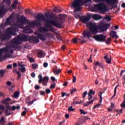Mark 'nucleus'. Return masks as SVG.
I'll return each mask as SVG.
<instances>
[{"label": "nucleus", "mask_w": 125, "mask_h": 125, "mask_svg": "<svg viewBox=\"0 0 125 125\" xmlns=\"http://www.w3.org/2000/svg\"><path fill=\"white\" fill-rule=\"evenodd\" d=\"M45 17L42 14V13H39L37 15L36 17L37 20L32 21L31 24L32 25L40 26L41 25V21L40 20L45 22L46 26H42L40 28V31L43 32H47L48 31H52L54 32L55 31V28L53 27L52 24L57 27H62V22L60 21H54L56 19L55 17V14L53 13H51V14H48L47 13H45Z\"/></svg>", "instance_id": "obj_1"}, {"label": "nucleus", "mask_w": 125, "mask_h": 125, "mask_svg": "<svg viewBox=\"0 0 125 125\" xmlns=\"http://www.w3.org/2000/svg\"><path fill=\"white\" fill-rule=\"evenodd\" d=\"M87 27H89L90 31L91 33H97L98 32V28L101 31H104L109 28L110 26V23H104L101 22L99 25H95L93 22H88L86 23Z\"/></svg>", "instance_id": "obj_2"}, {"label": "nucleus", "mask_w": 125, "mask_h": 125, "mask_svg": "<svg viewBox=\"0 0 125 125\" xmlns=\"http://www.w3.org/2000/svg\"><path fill=\"white\" fill-rule=\"evenodd\" d=\"M14 28L11 27L7 28L4 34H2L1 30L0 29V39L1 42L10 40L11 39V36L16 35V22L14 23Z\"/></svg>", "instance_id": "obj_3"}, {"label": "nucleus", "mask_w": 125, "mask_h": 125, "mask_svg": "<svg viewBox=\"0 0 125 125\" xmlns=\"http://www.w3.org/2000/svg\"><path fill=\"white\" fill-rule=\"evenodd\" d=\"M8 44V46L0 49V55H1V57H2V54L3 53L7 54L9 53L12 54L13 53V50L11 49V48H14V50H16V37L13 39Z\"/></svg>", "instance_id": "obj_4"}, {"label": "nucleus", "mask_w": 125, "mask_h": 125, "mask_svg": "<svg viewBox=\"0 0 125 125\" xmlns=\"http://www.w3.org/2000/svg\"><path fill=\"white\" fill-rule=\"evenodd\" d=\"M18 7V10H19V13H17V19H19L20 21L21 22H27L28 21V20H27V18L23 15L21 16V13L22 12V9H23L22 7H21V2L19 0H17V9Z\"/></svg>", "instance_id": "obj_5"}, {"label": "nucleus", "mask_w": 125, "mask_h": 125, "mask_svg": "<svg viewBox=\"0 0 125 125\" xmlns=\"http://www.w3.org/2000/svg\"><path fill=\"white\" fill-rule=\"evenodd\" d=\"M83 0H74V1L72 3V7L74 8L75 12H78L81 11L82 6L83 5L84 3L87 2V1H83Z\"/></svg>", "instance_id": "obj_6"}, {"label": "nucleus", "mask_w": 125, "mask_h": 125, "mask_svg": "<svg viewBox=\"0 0 125 125\" xmlns=\"http://www.w3.org/2000/svg\"><path fill=\"white\" fill-rule=\"evenodd\" d=\"M94 8L98 10L100 13L104 14L105 12H107V7L104 3H99L94 5Z\"/></svg>", "instance_id": "obj_7"}, {"label": "nucleus", "mask_w": 125, "mask_h": 125, "mask_svg": "<svg viewBox=\"0 0 125 125\" xmlns=\"http://www.w3.org/2000/svg\"><path fill=\"white\" fill-rule=\"evenodd\" d=\"M19 71H17V75H18L17 79L19 80L21 77L22 75L21 72H24L26 71V68L25 67V65L23 64L22 62H19ZM20 71L21 72H20Z\"/></svg>", "instance_id": "obj_8"}, {"label": "nucleus", "mask_w": 125, "mask_h": 125, "mask_svg": "<svg viewBox=\"0 0 125 125\" xmlns=\"http://www.w3.org/2000/svg\"><path fill=\"white\" fill-rule=\"evenodd\" d=\"M6 2V5L8 7L9 10H12L16 7V0H14V3L11 5V0H3L2 3Z\"/></svg>", "instance_id": "obj_9"}, {"label": "nucleus", "mask_w": 125, "mask_h": 125, "mask_svg": "<svg viewBox=\"0 0 125 125\" xmlns=\"http://www.w3.org/2000/svg\"><path fill=\"white\" fill-rule=\"evenodd\" d=\"M93 39L97 42H104L106 41V36L104 34H98L97 35H94Z\"/></svg>", "instance_id": "obj_10"}, {"label": "nucleus", "mask_w": 125, "mask_h": 125, "mask_svg": "<svg viewBox=\"0 0 125 125\" xmlns=\"http://www.w3.org/2000/svg\"><path fill=\"white\" fill-rule=\"evenodd\" d=\"M35 35H37V37L39 38L41 41L42 42H45L46 41L47 37H50V34L49 33H45V34H42V33H39V31H35Z\"/></svg>", "instance_id": "obj_11"}, {"label": "nucleus", "mask_w": 125, "mask_h": 125, "mask_svg": "<svg viewBox=\"0 0 125 125\" xmlns=\"http://www.w3.org/2000/svg\"><path fill=\"white\" fill-rule=\"evenodd\" d=\"M39 83H42L43 85H47L48 81L49 80V77H48V76H45L42 79V75H39Z\"/></svg>", "instance_id": "obj_12"}, {"label": "nucleus", "mask_w": 125, "mask_h": 125, "mask_svg": "<svg viewBox=\"0 0 125 125\" xmlns=\"http://www.w3.org/2000/svg\"><path fill=\"white\" fill-rule=\"evenodd\" d=\"M91 15L89 14L88 16H82L80 17V20L83 23H86L91 19Z\"/></svg>", "instance_id": "obj_13"}, {"label": "nucleus", "mask_w": 125, "mask_h": 125, "mask_svg": "<svg viewBox=\"0 0 125 125\" xmlns=\"http://www.w3.org/2000/svg\"><path fill=\"white\" fill-rule=\"evenodd\" d=\"M20 40L21 43V42H27L29 40V37L26 34H20Z\"/></svg>", "instance_id": "obj_14"}, {"label": "nucleus", "mask_w": 125, "mask_h": 125, "mask_svg": "<svg viewBox=\"0 0 125 125\" xmlns=\"http://www.w3.org/2000/svg\"><path fill=\"white\" fill-rule=\"evenodd\" d=\"M95 92L93 91V90H92V89H90L89 93H88V102H91L92 100L93 96L92 95H95Z\"/></svg>", "instance_id": "obj_15"}, {"label": "nucleus", "mask_w": 125, "mask_h": 125, "mask_svg": "<svg viewBox=\"0 0 125 125\" xmlns=\"http://www.w3.org/2000/svg\"><path fill=\"white\" fill-rule=\"evenodd\" d=\"M91 32L90 30H86L83 32V37L85 39L86 37L89 38V40H90L89 38H91L92 35H91Z\"/></svg>", "instance_id": "obj_16"}, {"label": "nucleus", "mask_w": 125, "mask_h": 125, "mask_svg": "<svg viewBox=\"0 0 125 125\" xmlns=\"http://www.w3.org/2000/svg\"><path fill=\"white\" fill-rule=\"evenodd\" d=\"M30 41L34 42V43H39L40 42L39 37L37 36H31L30 38Z\"/></svg>", "instance_id": "obj_17"}, {"label": "nucleus", "mask_w": 125, "mask_h": 125, "mask_svg": "<svg viewBox=\"0 0 125 125\" xmlns=\"http://www.w3.org/2000/svg\"><path fill=\"white\" fill-rule=\"evenodd\" d=\"M21 42L20 40V34L18 35V37H17V50H20L21 48V46L19 45V44H21Z\"/></svg>", "instance_id": "obj_18"}, {"label": "nucleus", "mask_w": 125, "mask_h": 125, "mask_svg": "<svg viewBox=\"0 0 125 125\" xmlns=\"http://www.w3.org/2000/svg\"><path fill=\"white\" fill-rule=\"evenodd\" d=\"M97 2L101 1H105L107 4L109 5H114L117 2V0H95Z\"/></svg>", "instance_id": "obj_19"}, {"label": "nucleus", "mask_w": 125, "mask_h": 125, "mask_svg": "<svg viewBox=\"0 0 125 125\" xmlns=\"http://www.w3.org/2000/svg\"><path fill=\"white\" fill-rule=\"evenodd\" d=\"M7 10L6 8H4V5L1 6L0 8V15L1 16H3L5 13H6V12Z\"/></svg>", "instance_id": "obj_20"}, {"label": "nucleus", "mask_w": 125, "mask_h": 125, "mask_svg": "<svg viewBox=\"0 0 125 125\" xmlns=\"http://www.w3.org/2000/svg\"><path fill=\"white\" fill-rule=\"evenodd\" d=\"M14 17L12 15H10L6 20L5 25H11V19H13Z\"/></svg>", "instance_id": "obj_21"}, {"label": "nucleus", "mask_w": 125, "mask_h": 125, "mask_svg": "<svg viewBox=\"0 0 125 125\" xmlns=\"http://www.w3.org/2000/svg\"><path fill=\"white\" fill-rule=\"evenodd\" d=\"M53 12H55V13H61L62 11V8H61V7H55L54 9H53Z\"/></svg>", "instance_id": "obj_22"}, {"label": "nucleus", "mask_w": 125, "mask_h": 125, "mask_svg": "<svg viewBox=\"0 0 125 125\" xmlns=\"http://www.w3.org/2000/svg\"><path fill=\"white\" fill-rule=\"evenodd\" d=\"M97 98H94L93 100H91V102H87L86 104H84V106H89L90 104H93L94 102H95V100H97Z\"/></svg>", "instance_id": "obj_23"}, {"label": "nucleus", "mask_w": 125, "mask_h": 125, "mask_svg": "<svg viewBox=\"0 0 125 125\" xmlns=\"http://www.w3.org/2000/svg\"><path fill=\"white\" fill-rule=\"evenodd\" d=\"M62 70L61 69H58L57 67H55L53 69V72L55 75H59L61 73Z\"/></svg>", "instance_id": "obj_24"}, {"label": "nucleus", "mask_w": 125, "mask_h": 125, "mask_svg": "<svg viewBox=\"0 0 125 125\" xmlns=\"http://www.w3.org/2000/svg\"><path fill=\"white\" fill-rule=\"evenodd\" d=\"M104 59L106 60V62L108 63V64H110L111 63V56H110V59H109L107 55H105V56H104Z\"/></svg>", "instance_id": "obj_25"}, {"label": "nucleus", "mask_w": 125, "mask_h": 125, "mask_svg": "<svg viewBox=\"0 0 125 125\" xmlns=\"http://www.w3.org/2000/svg\"><path fill=\"white\" fill-rule=\"evenodd\" d=\"M38 56H39V58H42L43 57H44L45 53L44 51H41L38 52Z\"/></svg>", "instance_id": "obj_26"}, {"label": "nucleus", "mask_w": 125, "mask_h": 125, "mask_svg": "<svg viewBox=\"0 0 125 125\" xmlns=\"http://www.w3.org/2000/svg\"><path fill=\"white\" fill-rule=\"evenodd\" d=\"M11 99L9 98H8L7 99H5L4 100L1 101V103L3 104H5V105H9V103H7L8 101H10Z\"/></svg>", "instance_id": "obj_27"}, {"label": "nucleus", "mask_w": 125, "mask_h": 125, "mask_svg": "<svg viewBox=\"0 0 125 125\" xmlns=\"http://www.w3.org/2000/svg\"><path fill=\"white\" fill-rule=\"evenodd\" d=\"M30 97H27V98H26V104H27L28 105H30L31 104H33V102H30Z\"/></svg>", "instance_id": "obj_28"}, {"label": "nucleus", "mask_w": 125, "mask_h": 125, "mask_svg": "<svg viewBox=\"0 0 125 125\" xmlns=\"http://www.w3.org/2000/svg\"><path fill=\"white\" fill-rule=\"evenodd\" d=\"M94 19H95V20H101L103 19V17L102 16H100V15H95V16H94Z\"/></svg>", "instance_id": "obj_29"}, {"label": "nucleus", "mask_w": 125, "mask_h": 125, "mask_svg": "<svg viewBox=\"0 0 125 125\" xmlns=\"http://www.w3.org/2000/svg\"><path fill=\"white\" fill-rule=\"evenodd\" d=\"M116 32L114 30H112V31H111L110 33V35L111 36L112 38H115V37H116Z\"/></svg>", "instance_id": "obj_30"}, {"label": "nucleus", "mask_w": 125, "mask_h": 125, "mask_svg": "<svg viewBox=\"0 0 125 125\" xmlns=\"http://www.w3.org/2000/svg\"><path fill=\"white\" fill-rule=\"evenodd\" d=\"M5 123V121L4 120V117L2 116L1 117L0 120V124H1L2 125H4Z\"/></svg>", "instance_id": "obj_31"}, {"label": "nucleus", "mask_w": 125, "mask_h": 125, "mask_svg": "<svg viewBox=\"0 0 125 125\" xmlns=\"http://www.w3.org/2000/svg\"><path fill=\"white\" fill-rule=\"evenodd\" d=\"M4 76V70L2 69L0 70V78H3Z\"/></svg>", "instance_id": "obj_32"}, {"label": "nucleus", "mask_w": 125, "mask_h": 125, "mask_svg": "<svg viewBox=\"0 0 125 125\" xmlns=\"http://www.w3.org/2000/svg\"><path fill=\"white\" fill-rule=\"evenodd\" d=\"M27 111V107H24V110L22 112L21 116H25L26 115V113Z\"/></svg>", "instance_id": "obj_33"}, {"label": "nucleus", "mask_w": 125, "mask_h": 125, "mask_svg": "<svg viewBox=\"0 0 125 125\" xmlns=\"http://www.w3.org/2000/svg\"><path fill=\"white\" fill-rule=\"evenodd\" d=\"M83 101H80V102L73 101V103H72V104H83Z\"/></svg>", "instance_id": "obj_34"}, {"label": "nucleus", "mask_w": 125, "mask_h": 125, "mask_svg": "<svg viewBox=\"0 0 125 125\" xmlns=\"http://www.w3.org/2000/svg\"><path fill=\"white\" fill-rule=\"evenodd\" d=\"M111 40V37H108L107 38V41L105 40V43H106V44H110Z\"/></svg>", "instance_id": "obj_35"}, {"label": "nucleus", "mask_w": 125, "mask_h": 125, "mask_svg": "<svg viewBox=\"0 0 125 125\" xmlns=\"http://www.w3.org/2000/svg\"><path fill=\"white\" fill-rule=\"evenodd\" d=\"M118 86H119V84H117V85L116 86V87L114 89V95H113L112 98H114V97H115V96L116 95V93H117V87H118Z\"/></svg>", "instance_id": "obj_36"}, {"label": "nucleus", "mask_w": 125, "mask_h": 125, "mask_svg": "<svg viewBox=\"0 0 125 125\" xmlns=\"http://www.w3.org/2000/svg\"><path fill=\"white\" fill-rule=\"evenodd\" d=\"M103 93L102 92H100V100L99 101V103L101 104L103 102V97H102Z\"/></svg>", "instance_id": "obj_37"}, {"label": "nucleus", "mask_w": 125, "mask_h": 125, "mask_svg": "<svg viewBox=\"0 0 125 125\" xmlns=\"http://www.w3.org/2000/svg\"><path fill=\"white\" fill-rule=\"evenodd\" d=\"M94 66H95L94 69H96V68H97L96 66H100V62H99L98 61H97L94 64Z\"/></svg>", "instance_id": "obj_38"}, {"label": "nucleus", "mask_w": 125, "mask_h": 125, "mask_svg": "<svg viewBox=\"0 0 125 125\" xmlns=\"http://www.w3.org/2000/svg\"><path fill=\"white\" fill-rule=\"evenodd\" d=\"M75 108H73V106H69L68 107V111H75Z\"/></svg>", "instance_id": "obj_39"}, {"label": "nucleus", "mask_w": 125, "mask_h": 125, "mask_svg": "<svg viewBox=\"0 0 125 125\" xmlns=\"http://www.w3.org/2000/svg\"><path fill=\"white\" fill-rule=\"evenodd\" d=\"M80 110L81 113H82V114H87V113H88V112H87L86 111H84V110H83V109H80Z\"/></svg>", "instance_id": "obj_40"}, {"label": "nucleus", "mask_w": 125, "mask_h": 125, "mask_svg": "<svg viewBox=\"0 0 125 125\" xmlns=\"http://www.w3.org/2000/svg\"><path fill=\"white\" fill-rule=\"evenodd\" d=\"M87 94V91H85L83 93V94H82V98H83V99H84V98H85V97H86Z\"/></svg>", "instance_id": "obj_41"}, {"label": "nucleus", "mask_w": 125, "mask_h": 125, "mask_svg": "<svg viewBox=\"0 0 125 125\" xmlns=\"http://www.w3.org/2000/svg\"><path fill=\"white\" fill-rule=\"evenodd\" d=\"M5 114L6 115V116H9L10 115H11V113H10V112L8 111V110L6 109L5 112Z\"/></svg>", "instance_id": "obj_42"}, {"label": "nucleus", "mask_w": 125, "mask_h": 125, "mask_svg": "<svg viewBox=\"0 0 125 125\" xmlns=\"http://www.w3.org/2000/svg\"><path fill=\"white\" fill-rule=\"evenodd\" d=\"M56 85V83H51L50 87V88H55Z\"/></svg>", "instance_id": "obj_43"}, {"label": "nucleus", "mask_w": 125, "mask_h": 125, "mask_svg": "<svg viewBox=\"0 0 125 125\" xmlns=\"http://www.w3.org/2000/svg\"><path fill=\"white\" fill-rule=\"evenodd\" d=\"M121 106H122V107H124V108H125V99L124 101L123 102V103L121 104Z\"/></svg>", "instance_id": "obj_44"}, {"label": "nucleus", "mask_w": 125, "mask_h": 125, "mask_svg": "<svg viewBox=\"0 0 125 125\" xmlns=\"http://www.w3.org/2000/svg\"><path fill=\"white\" fill-rule=\"evenodd\" d=\"M37 66H38V64L34 63L32 64V67L33 69H36Z\"/></svg>", "instance_id": "obj_45"}, {"label": "nucleus", "mask_w": 125, "mask_h": 125, "mask_svg": "<svg viewBox=\"0 0 125 125\" xmlns=\"http://www.w3.org/2000/svg\"><path fill=\"white\" fill-rule=\"evenodd\" d=\"M45 92L46 93V94H50L51 92V90H50V89H46Z\"/></svg>", "instance_id": "obj_46"}, {"label": "nucleus", "mask_w": 125, "mask_h": 125, "mask_svg": "<svg viewBox=\"0 0 125 125\" xmlns=\"http://www.w3.org/2000/svg\"><path fill=\"white\" fill-rule=\"evenodd\" d=\"M6 107L7 110H9L10 111H11V106H9V105L6 104Z\"/></svg>", "instance_id": "obj_47"}, {"label": "nucleus", "mask_w": 125, "mask_h": 125, "mask_svg": "<svg viewBox=\"0 0 125 125\" xmlns=\"http://www.w3.org/2000/svg\"><path fill=\"white\" fill-rule=\"evenodd\" d=\"M12 84V83L10 81H7L6 82V85H8V86H10Z\"/></svg>", "instance_id": "obj_48"}, {"label": "nucleus", "mask_w": 125, "mask_h": 125, "mask_svg": "<svg viewBox=\"0 0 125 125\" xmlns=\"http://www.w3.org/2000/svg\"><path fill=\"white\" fill-rule=\"evenodd\" d=\"M99 67L100 68H102L103 70H104V66L103 64V63H99Z\"/></svg>", "instance_id": "obj_49"}, {"label": "nucleus", "mask_w": 125, "mask_h": 125, "mask_svg": "<svg viewBox=\"0 0 125 125\" xmlns=\"http://www.w3.org/2000/svg\"><path fill=\"white\" fill-rule=\"evenodd\" d=\"M72 42L74 43H77V42H78V38H73Z\"/></svg>", "instance_id": "obj_50"}, {"label": "nucleus", "mask_w": 125, "mask_h": 125, "mask_svg": "<svg viewBox=\"0 0 125 125\" xmlns=\"http://www.w3.org/2000/svg\"><path fill=\"white\" fill-rule=\"evenodd\" d=\"M105 19H106V20H107L108 21H110L111 20L110 17L109 16H108V15H106V16H105Z\"/></svg>", "instance_id": "obj_51"}, {"label": "nucleus", "mask_w": 125, "mask_h": 125, "mask_svg": "<svg viewBox=\"0 0 125 125\" xmlns=\"http://www.w3.org/2000/svg\"><path fill=\"white\" fill-rule=\"evenodd\" d=\"M76 89H72V90H70V94H74L75 92H76Z\"/></svg>", "instance_id": "obj_52"}, {"label": "nucleus", "mask_w": 125, "mask_h": 125, "mask_svg": "<svg viewBox=\"0 0 125 125\" xmlns=\"http://www.w3.org/2000/svg\"><path fill=\"white\" fill-rule=\"evenodd\" d=\"M16 110V106L15 105H13L11 107V111H15Z\"/></svg>", "instance_id": "obj_53"}, {"label": "nucleus", "mask_w": 125, "mask_h": 125, "mask_svg": "<svg viewBox=\"0 0 125 125\" xmlns=\"http://www.w3.org/2000/svg\"><path fill=\"white\" fill-rule=\"evenodd\" d=\"M45 94V93L44 91H40V95L41 96H44Z\"/></svg>", "instance_id": "obj_54"}, {"label": "nucleus", "mask_w": 125, "mask_h": 125, "mask_svg": "<svg viewBox=\"0 0 125 125\" xmlns=\"http://www.w3.org/2000/svg\"><path fill=\"white\" fill-rule=\"evenodd\" d=\"M81 43H86L87 42V41L86 40H82L80 41Z\"/></svg>", "instance_id": "obj_55"}, {"label": "nucleus", "mask_w": 125, "mask_h": 125, "mask_svg": "<svg viewBox=\"0 0 125 125\" xmlns=\"http://www.w3.org/2000/svg\"><path fill=\"white\" fill-rule=\"evenodd\" d=\"M5 109L4 106H3V105L0 104V110H2V111H4Z\"/></svg>", "instance_id": "obj_56"}, {"label": "nucleus", "mask_w": 125, "mask_h": 125, "mask_svg": "<svg viewBox=\"0 0 125 125\" xmlns=\"http://www.w3.org/2000/svg\"><path fill=\"white\" fill-rule=\"evenodd\" d=\"M76 81H77V78H76V76H73V83H75V82H76Z\"/></svg>", "instance_id": "obj_57"}, {"label": "nucleus", "mask_w": 125, "mask_h": 125, "mask_svg": "<svg viewBox=\"0 0 125 125\" xmlns=\"http://www.w3.org/2000/svg\"><path fill=\"white\" fill-rule=\"evenodd\" d=\"M116 111L117 112V113L118 114H121V113H122V112H123V109H120V110H116Z\"/></svg>", "instance_id": "obj_58"}, {"label": "nucleus", "mask_w": 125, "mask_h": 125, "mask_svg": "<svg viewBox=\"0 0 125 125\" xmlns=\"http://www.w3.org/2000/svg\"><path fill=\"white\" fill-rule=\"evenodd\" d=\"M40 86H39L38 84H36V85L35 86V89H40Z\"/></svg>", "instance_id": "obj_59"}, {"label": "nucleus", "mask_w": 125, "mask_h": 125, "mask_svg": "<svg viewBox=\"0 0 125 125\" xmlns=\"http://www.w3.org/2000/svg\"><path fill=\"white\" fill-rule=\"evenodd\" d=\"M48 64L47 62H45L43 64V65L44 66V67H47L48 66Z\"/></svg>", "instance_id": "obj_60"}, {"label": "nucleus", "mask_w": 125, "mask_h": 125, "mask_svg": "<svg viewBox=\"0 0 125 125\" xmlns=\"http://www.w3.org/2000/svg\"><path fill=\"white\" fill-rule=\"evenodd\" d=\"M20 95V92L17 91V99H18L19 98Z\"/></svg>", "instance_id": "obj_61"}, {"label": "nucleus", "mask_w": 125, "mask_h": 125, "mask_svg": "<svg viewBox=\"0 0 125 125\" xmlns=\"http://www.w3.org/2000/svg\"><path fill=\"white\" fill-rule=\"evenodd\" d=\"M7 69H11L12 68V65L9 64L7 66Z\"/></svg>", "instance_id": "obj_62"}, {"label": "nucleus", "mask_w": 125, "mask_h": 125, "mask_svg": "<svg viewBox=\"0 0 125 125\" xmlns=\"http://www.w3.org/2000/svg\"><path fill=\"white\" fill-rule=\"evenodd\" d=\"M125 72V70H122L121 73H120V76L121 77H122L123 75V73H124Z\"/></svg>", "instance_id": "obj_63"}, {"label": "nucleus", "mask_w": 125, "mask_h": 125, "mask_svg": "<svg viewBox=\"0 0 125 125\" xmlns=\"http://www.w3.org/2000/svg\"><path fill=\"white\" fill-rule=\"evenodd\" d=\"M12 97L16 99V91L14 92V95L12 96Z\"/></svg>", "instance_id": "obj_64"}]
</instances>
